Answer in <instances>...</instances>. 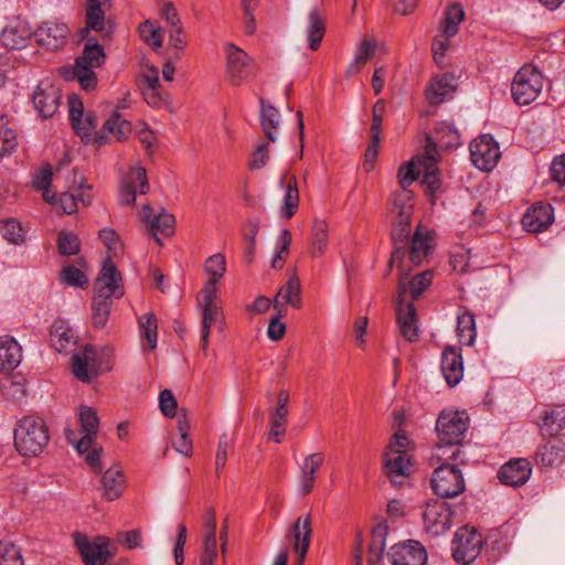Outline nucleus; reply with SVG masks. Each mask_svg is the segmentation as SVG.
Returning <instances> with one entry per match:
<instances>
[{
	"label": "nucleus",
	"instance_id": "obj_1",
	"mask_svg": "<svg viewBox=\"0 0 565 565\" xmlns=\"http://www.w3.org/2000/svg\"><path fill=\"white\" fill-rule=\"evenodd\" d=\"M414 212L412 193L403 191L396 194L392 201L391 213L393 215L392 239L394 249L392 253L388 270L394 264L399 270L398 288L402 295L405 291V279H407L413 267L419 266L430 252L431 236L427 230L417 226L414 235H411V223Z\"/></svg>",
	"mask_w": 565,
	"mask_h": 565
},
{
	"label": "nucleus",
	"instance_id": "obj_2",
	"mask_svg": "<svg viewBox=\"0 0 565 565\" xmlns=\"http://www.w3.org/2000/svg\"><path fill=\"white\" fill-rule=\"evenodd\" d=\"M13 441L23 457H38L50 443V430L45 419L39 415H24L15 423Z\"/></svg>",
	"mask_w": 565,
	"mask_h": 565
},
{
	"label": "nucleus",
	"instance_id": "obj_3",
	"mask_svg": "<svg viewBox=\"0 0 565 565\" xmlns=\"http://www.w3.org/2000/svg\"><path fill=\"white\" fill-rule=\"evenodd\" d=\"M225 76L230 84L241 86L248 83L257 74V65L254 58L243 49L233 43L224 46Z\"/></svg>",
	"mask_w": 565,
	"mask_h": 565
},
{
	"label": "nucleus",
	"instance_id": "obj_4",
	"mask_svg": "<svg viewBox=\"0 0 565 565\" xmlns=\"http://www.w3.org/2000/svg\"><path fill=\"white\" fill-rule=\"evenodd\" d=\"M544 87V76L541 71L532 65L521 67L511 83L513 100L520 106L533 103Z\"/></svg>",
	"mask_w": 565,
	"mask_h": 565
},
{
	"label": "nucleus",
	"instance_id": "obj_5",
	"mask_svg": "<svg viewBox=\"0 0 565 565\" xmlns=\"http://www.w3.org/2000/svg\"><path fill=\"white\" fill-rule=\"evenodd\" d=\"M78 422L81 425L78 434L68 427L65 428L64 434L67 441L73 445L79 454H84L95 444L99 418L94 408L82 405L78 408Z\"/></svg>",
	"mask_w": 565,
	"mask_h": 565
},
{
	"label": "nucleus",
	"instance_id": "obj_6",
	"mask_svg": "<svg viewBox=\"0 0 565 565\" xmlns=\"http://www.w3.org/2000/svg\"><path fill=\"white\" fill-rule=\"evenodd\" d=\"M433 491L440 498H455L466 489L462 471L456 463H441L430 478Z\"/></svg>",
	"mask_w": 565,
	"mask_h": 565
},
{
	"label": "nucleus",
	"instance_id": "obj_7",
	"mask_svg": "<svg viewBox=\"0 0 565 565\" xmlns=\"http://www.w3.org/2000/svg\"><path fill=\"white\" fill-rule=\"evenodd\" d=\"M469 428V416L466 412L443 411L436 422V431L441 443L461 445Z\"/></svg>",
	"mask_w": 565,
	"mask_h": 565
},
{
	"label": "nucleus",
	"instance_id": "obj_8",
	"mask_svg": "<svg viewBox=\"0 0 565 565\" xmlns=\"http://www.w3.org/2000/svg\"><path fill=\"white\" fill-rule=\"evenodd\" d=\"M483 540L480 533L469 526L458 529L451 542L452 556L457 563L469 564L481 553Z\"/></svg>",
	"mask_w": 565,
	"mask_h": 565
},
{
	"label": "nucleus",
	"instance_id": "obj_9",
	"mask_svg": "<svg viewBox=\"0 0 565 565\" xmlns=\"http://www.w3.org/2000/svg\"><path fill=\"white\" fill-rule=\"evenodd\" d=\"M104 353L93 345H86L72 356V371L82 382H90L108 366H103Z\"/></svg>",
	"mask_w": 565,
	"mask_h": 565
},
{
	"label": "nucleus",
	"instance_id": "obj_10",
	"mask_svg": "<svg viewBox=\"0 0 565 565\" xmlns=\"http://www.w3.org/2000/svg\"><path fill=\"white\" fill-rule=\"evenodd\" d=\"M473 166L481 171H491L498 163L501 152L499 143L491 135H481L469 146Z\"/></svg>",
	"mask_w": 565,
	"mask_h": 565
},
{
	"label": "nucleus",
	"instance_id": "obj_11",
	"mask_svg": "<svg viewBox=\"0 0 565 565\" xmlns=\"http://www.w3.org/2000/svg\"><path fill=\"white\" fill-rule=\"evenodd\" d=\"M149 190L147 172L143 167H131L124 175L119 188V203L122 205H134L137 194H146Z\"/></svg>",
	"mask_w": 565,
	"mask_h": 565
},
{
	"label": "nucleus",
	"instance_id": "obj_12",
	"mask_svg": "<svg viewBox=\"0 0 565 565\" xmlns=\"http://www.w3.org/2000/svg\"><path fill=\"white\" fill-rule=\"evenodd\" d=\"M94 289V297H96V299L102 298L113 300L114 298H120L124 295L121 275L109 259L104 262Z\"/></svg>",
	"mask_w": 565,
	"mask_h": 565
},
{
	"label": "nucleus",
	"instance_id": "obj_13",
	"mask_svg": "<svg viewBox=\"0 0 565 565\" xmlns=\"http://www.w3.org/2000/svg\"><path fill=\"white\" fill-rule=\"evenodd\" d=\"M68 115L75 132L85 143H90L93 132L97 126V119L93 113L84 114L83 102L76 95H72L68 98Z\"/></svg>",
	"mask_w": 565,
	"mask_h": 565
},
{
	"label": "nucleus",
	"instance_id": "obj_14",
	"mask_svg": "<svg viewBox=\"0 0 565 565\" xmlns=\"http://www.w3.org/2000/svg\"><path fill=\"white\" fill-rule=\"evenodd\" d=\"M452 511L448 503L434 501L427 503L423 512L425 530L434 536L445 533L451 526Z\"/></svg>",
	"mask_w": 565,
	"mask_h": 565
},
{
	"label": "nucleus",
	"instance_id": "obj_15",
	"mask_svg": "<svg viewBox=\"0 0 565 565\" xmlns=\"http://www.w3.org/2000/svg\"><path fill=\"white\" fill-rule=\"evenodd\" d=\"M32 36L28 21L19 15L7 17L2 25V45L9 50L24 49Z\"/></svg>",
	"mask_w": 565,
	"mask_h": 565
},
{
	"label": "nucleus",
	"instance_id": "obj_16",
	"mask_svg": "<svg viewBox=\"0 0 565 565\" xmlns=\"http://www.w3.org/2000/svg\"><path fill=\"white\" fill-rule=\"evenodd\" d=\"M311 537L312 524L310 514L299 516L286 535V539L289 541L295 554L297 555L298 565H302L307 556Z\"/></svg>",
	"mask_w": 565,
	"mask_h": 565
},
{
	"label": "nucleus",
	"instance_id": "obj_17",
	"mask_svg": "<svg viewBox=\"0 0 565 565\" xmlns=\"http://www.w3.org/2000/svg\"><path fill=\"white\" fill-rule=\"evenodd\" d=\"M74 540L86 565H104L110 557L108 540L104 536L89 541L85 535L76 533Z\"/></svg>",
	"mask_w": 565,
	"mask_h": 565
},
{
	"label": "nucleus",
	"instance_id": "obj_18",
	"mask_svg": "<svg viewBox=\"0 0 565 565\" xmlns=\"http://www.w3.org/2000/svg\"><path fill=\"white\" fill-rule=\"evenodd\" d=\"M33 106L43 119L51 118L58 109L61 93L57 87L49 82H41L32 95Z\"/></svg>",
	"mask_w": 565,
	"mask_h": 565
},
{
	"label": "nucleus",
	"instance_id": "obj_19",
	"mask_svg": "<svg viewBox=\"0 0 565 565\" xmlns=\"http://www.w3.org/2000/svg\"><path fill=\"white\" fill-rule=\"evenodd\" d=\"M68 32L65 23L46 21L39 25L33 35L40 46L49 51H55L63 46Z\"/></svg>",
	"mask_w": 565,
	"mask_h": 565
},
{
	"label": "nucleus",
	"instance_id": "obj_20",
	"mask_svg": "<svg viewBox=\"0 0 565 565\" xmlns=\"http://www.w3.org/2000/svg\"><path fill=\"white\" fill-rule=\"evenodd\" d=\"M217 294L211 290L201 291L200 305L202 307V330H201V342L205 350L209 344V338L211 327L215 323H223V317L221 309L216 302Z\"/></svg>",
	"mask_w": 565,
	"mask_h": 565
},
{
	"label": "nucleus",
	"instance_id": "obj_21",
	"mask_svg": "<svg viewBox=\"0 0 565 565\" xmlns=\"http://www.w3.org/2000/svg\"><path fill=\"white\" fill-rule=\"evenodd\" d=\"M390 558L393 565H426L427 552L417 541H407L392 546Z\"/></svg>",
	"mask_w": 565,
	"mask_h": 565
},
{
	"label": "nucleus",
	"instance_id": "obj_22",
	"mask_svg": "<svg viewBox=\"0 0 565 565\" xmlns=\"http://www.w3.org/2000/svg\"><path fill=\"white\" fill-rule=\"evenodd\" d=\"M407 292V282L405 281V291L398 292V301L396 303V320L401 334L408 342L416 341L418 338V326L416 319V309L413 303H404L403 298Z\"/></svg>",
	"mask_w": 565,
	"mask_h": 565
},
{
	"label": "nucleus",
	"instance_id": "obj_23",
	"mask_svg": "<svg viewBox=\"0 0 565 565\" xmlns=\"http://www.w3.org/2000/svg\"><path fill=\"white\" fill-rule=\"evenodd\" d=\"M142 213V221L153 236H157L158 234L166 236L173 234L175 218L164 209L154 210L147 204L143 205ZM156 239L160 243L159 237H156Z\"/></svg>",
	"mask_w": 565,
	"mask_h": 565
},
{
	"label": "nucleus",
	"instance_id": "obj_24",
	"mask_svg": "<svg viewBox=\"0 0 565 565\" xmlns=\"http://www.w3.org/2000/svg\"><path fill=\"white\" fill-rule=\"evenodd\" d=\"M383 465L390 481L395 486H401L409 476L412 457L399 455L398 451L385 450L383 454Z\"/></svg>",
	"mask_w": 565,
	"mask_h": 565
},
{
	"label": "nucleus",
	"instance_id": "obj_25",
	"mask_svg": "<svg viewBox=\"0 0 565 565\" xmlns=\"http://www.w3.org/2000/svg\"><path fill=\"white\" fill-rule=\"evenodd\" d=\"M554 221V210L551 204L537 202L527 209L522 217L523 228L531 233L545 231Z\"/></svg>",
	"mask_w": 565,
	"mask_h": 565
},
{
	"label": "nucleus",
	"instance_id": "obj_26",
	"mask_svg": "<svg viewBox=\"0 0 565 565\" xmlns=\"http://www.w3.org/2000/svg\"><path fill=\"white\" fill-rule=\"evenodd\" d=\"M131 131L129 121L122 118L118 113H114L103 125V129L93 134L92 143L97 147L105 146L109 142V135H113L117 140L125 139Z\"/></svg>",
	"mask_w": 565,
	"mask_h": 565
},
{
	"label": "nucleus",
	"instance_id": "obj_27",
	"mask_svg": "<svg viewBox=\"0 0 565 565\" xmlns=\"http://www.w3.org/2000/svg\"><path fill=\"white\" fill-rule=\"evenodd\" d=\"M441 373L449 386L457 385L463 376L461 352L455 347H446L441 354Z\"/></svg>",
	"mask_w": 565,
	"mask_h": 565
},
{
	"label": "nucleus",
	"instance_id": "obj_28",
	"mask_svg": "<svg viewBox=\"0 0 565 565\" xmlns=\"http://www.w3.org/2000/svg\"><path fill=\"white\" fill-rule=\"evenodd\" d=\"M531 472L532 467L529 460L515 459L500 468L498 478L507 486L519 487L529 480Z\"/></svg>",
	"mask_w": 565,
	"mask_h": 565
},
{
	"label": "nucleus",
	"instance_id": "obj_29",
	"mask_svg": "<svg viewBox=\"0 0 565 565\" xmlns=\"http://www.w3.org/2000/svg\"><path fill=\"white\" fill-rule=\"evenodd\" d=\"M324 462V455L322 452H313L308 455L301 466L300 475L298 478V491L301 495L309 494L316 482V473Z\"/></svg>",
	"mask_w": 565,
	"mask_h": 565
},
{
	"label": "nucleus",
	"instance_id": "obj_30",
	"mask_svg": "<svg viewBox=\"0 0 565 565\" xmlns=\"http://www.w3.org/2000/svg\"><path fill=\"white\" fill-rule=\"evenodd\" d=\"M565 461V443L552 439L541 445L535 452V462L542 468H556Z\"/></svg>",
	"mask_w": 565,
	"mask_h": 565
},
{
	"label": "nucleus",
	"instance_id": "obj_31",
	"mask_svg": "<svg viewBox=\"0 0 565 565\" xmlns=\"http://www.w3.org/2000/svg\"><path fill=\"white\" fill-rule=\"evenodd\" d=\"M217 555L216 516L213 510H209L204 520V542L200 565H214Z\"/></svg>",
	"mask_w": 565,
	"mask_h": 565
},
{
	"label": "nucleus",
	"instance_id": "obj_32",
	"mask_svg": "<svg viewBox=\"0 0 565 565\" xmlns=\"http://www.w3.org/2000/svg\"><path fill=\"white\" fill-rule=\"evenodd\" d=\"M455 78L450 74L438 75L426 88V99L430 105H439L455 90Z\"/></svg>",
	"mask_w": 565,
	"mask_h": 565
},
{
	"label": "nucleus",
	"instance_id": "obj_33",
	"mask_svg": "<svg viewBox=\"0 0 565 565\" xmlns=\"http://www.w3.org/2000/svg\"><path fill=\"white\" fill-rule=\"evenodd\" d=\"M95 68V66L81 63V61L76 58L73 66L62 68V75L66 79H76L83 89L92 90L97 84V77L94 72Z\"/></svg>",
	"mask_w": 565,
	"mask_h": 565
},
{
	"label": "nucleus",
	"instance_id": "obj_34",
	"mask_svg": "<svg viewBox=\"0 0 565 565\" xmlns=\"http://www.w3.org/2000/svg\"><path fill=\"white\" fill-rule=\"evenodd\" d=\"M282 300L286 303H289L291 307L299 309L301 308V292H300V280L294 275L288 281L280 287L275 299H274V309H276L279 313L282 312V307L280 303Z\"/></svg>",
	"mask_w": 565,
	"mask_h": 565
},
{
	"label": "nucleus",
	"instance_id": "obj_35",
	"mask_svg": "<svg viewBox=\"0 0 565 565\" xmlns=\"http://www.w3.org/2000/svg\"><path fill=\"white\" fill-rule=\"evenodd\" d=\"M50 339L53 348L57 352H64L76 343L73 329L65 320H56L51 329Z\"/></svg>",
	"mask_w": 565,
	"mask_h": 565
},
{
	"label": "nucleus",
	"instance_id": "obj_36",
	"mask_svg": "<svg viewBox=\"0 0 565 565\" xmlns=\"http://www.w3.org/2000/svg\"><path fill=\"white\" fill-rule=\"evenodd\" d=\"M204 270L210 276L201 291H214L217 294V282L226 273V262L224 255L217 253L210 256L204 263Z\"/></svg>",
	"mask_w": 565,
	"mask_h": 565
},
{
	"label": "nucleus",
	"instance_id": "obj_37",
	"mask_svg": "<svg viewBox=\"0 0 565 565\" xmlns=\"http://www.w3.org/2000/svg\"><path fill=\"white\" fill-rule=\"evenodd\" d=\"M565 429V405H555L546 411L540 424V430L546 436H556Z\"/></svg>",
	"mask_w": 565,
	"mask_h": 565
},
{
	"label": "nucleus",
	"instance_id": "obj_38",
	"mask_svg": "<svg viewBox=\"0 0 565 565\" xmlns=\"http://www.w3.org/2000/svg\"><path fill=\"white\" fill-rule=\"evenodd\" d=\"M437 162V151L433 145H428L422 159L423 172L420 178L422 182L431 190H436L439 186Z\"/></svg>",
	"mask_w": 565,
	"mask_h": 565
},
{
	"label": "nucleus",
	"instance_id": "obj_39",
	"mask_svg": "<svg viewBox=\"0 0 565 565\" xmlns=\"http://www.w3.org/2000/svg\"><path fill=\"white\" fill-rule=\"evenodd\" d=\"M280 125V114L274 106L260 99V126L269 141H276Z\"/></svg>",
	"mask_w": 565,
	"mask_h": 565
},
{
	"label": "nucleus",
	"instance_id": "obj_40",
	"mask_svg": "<svg viewBox=\"0 0 565 565\" xmlns=\"http://www.w3.org/2000/svg\"><path fill=\"white\" fill-rule=\"evenodd\" d=\"M23 356L21 344L11 335L2 337V372L17 369Z\"/></svg>",
	"mask_w": 565,
	"mask_h": 565
},
{
	"label": "nucleus",
	"instance_id": "obj_41",
	"mask_svg": "<svg viewBox=\"0 0 565 565\" xmlns=\"http://www.w3.org/2000/svg\"><path fill=\"white\" fill-rule=\"evenodd\" d=\"M103 497L108 501L120 497L124 487V476L118 467L107 469L102 479Z\"/></svg>",
	"mask_w": 565,
	"mask_h": 565
},
{
	"label": "nucleus",
	"instance_id": "obj_42",
	"mask_svg": "<svg viewBox=\"0 0 565 565\" xmlns=\"http://www.w3.org/2000/svg\"><path fill=\"white\" fill-rule=\"evenodd\" d=\"M326 33V25L322 17L317 9H312L308 14V22L306 28L308 46L316 51Z\"/></svg>",
	"mask_w": 565,
	"mask_h": 565
},
{
	"label": "nucleus",
	"instance_id": "obj_43",
	"mask_svg": "<svg viewBox=\"0 0 565 565\" xmlns=\"http://www.w3.org/2000/svg\"><path fill=\"white\" fill-rule=\"evenodd\" d=\"M457 335L461 344L472 345L477 337L476 317L469 310L457 316Z\"/></svg>",
	"mask_w": 565,
	"mask_h": 565
},
{
	"label": "nucleus",
	"instance_id": "obj_44",
	"mask_svg": "<svg viewBox=\"0 0 565 565\" xmlns=\"http://www.w3.org/2000/svg\"><path fill=\"white\" fill-rule=\"evenodd\" d=\"M26 379L20 373L2 376V395L13 402L22 399L26 394Z\"/></svg>",
	"mask_w": 565,
	"mask_h": 565
},
{
	"label": "nucleus",
	"instance_id": "obj_45",
	"mask_svg": "<svg viewBox=\"0 0 565 565\" xmlns=\"http://www.w3.org/2000/svg\"><path fill=\"white\" fill-rule=\"evenodd\" d=\"M109 0H88L86 9V25L97 32H107L105 12L102 9Z\"/></svg>",
	"mask_w": 565,
	"mask_h": 565
},
{
	"label": "nucleus",
	"instance_id": "obj_46",
	"mask_svg": "<svg viewBox=\"0 0 565 565\" xmlns=\"http://www.w3.org/2000/svg\"><path fill=\"white\" fill-rule=\"evenodd\" d=\"M461 445L455 444V447H452V444L447 443H439L436 445L434 449L433 457L441 463H456L457 466L460 463H465L467 461V458L462 457V450Z\"/></svg>",
	"mask_w": 565,
	"mask_h": 565
},
{
	"label": "nucleus",
	"instance_id": "obj_47",
	"mask_svg": "<svg viewBox=\"0 0 565 565\" xmlns=\"http://www.w3.org/2000/svg\"><path fill=\"white\" fill-rule=\"evenodd\" d=\"M299 206V191L297 180L291 175L286 184V193L284 196L282 205L280 207V215L287 220L291 218Z\"/></svg>",
	"mask_w": 565,
	"mask_h": 565
},
{
	"label": "nucleus",
	"instance_id": "obj_48",
	"mask_svg": "<svg viewBox=\"0 0 565 565\" xmlns=\"http://www.w3.org/2000/svg\"><path fill=\"white\" fill-rule=\"evenodd\" d=\"M435 139L443 148H452L461 145L460 134L454 122L441 121L435 130Z\"/></svg>",
	"mask_w": 565,
	"mask_h": 565
},
{
	"label": "nucleus",
	"instance_id": "obj_49",
	"mask_svg": "<svg viewBox=\"0 0 565 565\" xmlns=\"http://www.w3.org/2000/svg\"><path fill=\"white\" fill-rule=\"evenodd\" d=\"M329 228L323 220H316L311 231V254L315 257L321 256L328 244Z\"/></svg>",
	"mask_w": 565,
	"mask_h": 565
},
{
	"label": "nucleus",
	"instance_id": "obj_50",
	"mask_svg": "<svg viewBox=\"0 0 565 565\" xmlns=\"http://www.w3.org/2000/svg\"><path fill=\"white\" fill-rule=\"evenodd\" d=\"M465 18V10L459 3H451L445 10L443 30L446 35H456L459 31V25Z\"/></svg>",
	"mask_w": 565,
	"mask_h": 565
},
{
	"label": "nucleus",
	"instance_id": "obj_51",
	"mask_svg": "<svg viewBox=\"0 0 565 565\" xmlns=\"http://www.w3.org/2000/svg\"><path fill=\"white\" fill-rule=\"evenodd\" d=\"M81 63H87L90 66L99 67L106 58L103 46H100L96 39H87L83 54L77 57Z\"/></svg>",
	"mask_w": 565,
	"mask_h": 565
},
{
	"label": "nucleus",
	"instance_id": "obj_52",
	"mask_svg": "<svg viewBox=\"0 0 565 565\" xmlns=\"http://www.w3.org/2000/svg\"><path fill=\"white\" fill-rule=\"evenodd\" d=\"M422 159L423 156L417 157L399 168L398 181L404 190L414 181L420 179L423 172Z\"/></svg>",
	"mask_w": 565,
	"mask_h": 565
},
{
	"label": "nucleus",
	"instance_id": "obj_53",
	"mask_svg": "<svg viewBox=\"0 0 565 565\" xmlns=\"http://www.w3.org/2000/svg\"><path fill=\"white\" fill-rule=\"evenodd\" d=\"M53 172L51 167L47 164L43 168H41L38 173L33 178V185L38 190H41L43 192V199L51 203L55 204L56 195L54 193H51V182H52Z\"/></svg>",
	"mask_w": 565,
	"mask_h": 565
},
{
	"label": "nucleus",
	"instance_id": "obj_54",
	"mask_svg": "<svg viewBox=\"0 0 565 565\" xmlns=\"http://www.w3.org/2000/svg\"><path fill=\"white\" fill-rule=\"evenodd\" d=\"M291 243V233L288 230H282L276 241V253L271 260L274 269L282 268L286 258L289 254V246Z\"/></svg>",
	"mask_w": 565,
	"mask_h": 565
},
{
	"label": "nucleus",
	"instance_id": "obj_55",
	"mask_svg": "<svg viewBox=\"0 0 565 565\" xmlns=\"http://www.w3.org/2000/svg\"><path fill=\"white\" fill-rule=\"evenodd\" d=\"M2 237L13 245H21L25 241V231L15 218L2 221Z\"/></svg>",
	"mask_w": 565,
	"mask_h": 565
},
{
	"label": "nucleus",
	"instance_id": "obj_56",
	"mask_svg": "<svg viewBox=\"0 0 565 565\" xmlns=\"http://www.w3.org/2000/svg\"><path fill=\"white\" fill-rule=\"evenodd\" d=\"M141 335L147 340L149 350L157 347V318L152 312L142 315L139 318Z\"/></svg>",
	"mask_w": 565,
	"mask_h": 565
},
{
	"label": "nucleus",
	"instance_id": "obj_57",
	"mask_svg": "<svg viewBox=\"0 0 565 565\" xmlns=\"http://www.w3.org/2000/svg\"><path fill=\"white\" fill-rule=\"evenodd\" d=\"M139 33L141 39L148 45L152 46L153 49L161 47L164 34V31L161 26H156L150 21H146L145 23L140 24Z\"/></svg>",
	"mask_w": 565,
	"mask_h": 565
},
{
	"label": "nucleus",
	"instance_id": "obj_58",
	"mask_svg": "<svg viewBox=\"0 0 565 565\" xmlns=\"http://www.w3.org/2000/svg\"><path fill=\"white\" fill-rule=\"evenodd\" d=\"M113 300L93 298V323L96 328H103L108 321Z\"/></svg>",
	"mask_w": 565,
	"mask_h": 565
},
{
	"label": "nucleus",
	"instance_id": "obj_59",
	"mask_svg": "<svg viewBox=\"0 0 565 565\" xmlns=\"http://www.w3.org/2000/svg\"><path fill=\"white\" fill-rule=\"evenodd\" d=\"M98 236L107 248L108 253H110L113 256H118L122 253L124 244L119 234L115 230L110 227H104L99 231Z\"/></svg>",
	"mask_w": 565,
	"mask_h": 565
},
{
	"label": "nucleus",
	"instance_id": "obj_60",
	"mask_svg": "<svg viewBox=\"0 0 565 565\" xmlns=\"http://www.w3.org/2000/svg\"><path fill=\"white\" fill-rule=\"evenodd\" d=\"M58 253L64 256H73L79 253V238L71 232H61L57 239Z\"/></svg>",
	"mask_w": 565,
	"mask_h": 565
},
{
	"label": "nucleus",
	"instance_id": "obj_61",
	"mask_svg": "<svg viewBox=\"0 0 565 565\" xmlns=\"http://www.w3.org/2000/svg\"><path fill=\"white\" fill-rule=\"evenodd\" d=\"M61 281L71 287L84 288L88 285L86 275L75 266H66L60 274Z\"/></svg>",
	"mask_w": 565,
	"mask_h": 565
},
{
	"label": "nucleus",
	"instance_id": "obj_62",
	"mask_svg": "<svg viewBox=\"0 0 565 565\" xmlns=\"http://www.w3.org/2000/svg\"><path fill=\"white\" fill-rule=\"evenodd\" d=\"M288 413L273 411L270 413V430L269 436L274 438V440L279 444L281 443V437L285 435L286 422H287Z\"/></svg>",
	"mask_w": 565,
	"mask_h": 565
},
{
	"label": "nucleus",
	"instance_id": "obj_63",
	"mask_svg": "<svg viewBox=\"0 0 565 565\" xmlns=\"http://www.w3.org/2000/svg\"><path fill=\"white\" fill-rule=\"evenodd\" d=\"M454 35H446L444 32L436 35L431 43V51H433V57L434 61L441 66L444 64V60L446 56V52L448 51L450 46L449 39Z\"/></svg>",
	"mask_w": 565,
	"mask_h": 565
},
{
	"label": "nucleus",
	"instance_id": "obj_64",
	"mask_svg": "<svg viewBox=\"0 0 565 565\" xmlns=\"http://www.w3.org/2000/svg\"><path fill=\"white\" fill-rule=\"evenodd\" d=\"M2 565H24L20 548L12 542H2Z\"/></svg>",
	"mask_w": 565,
	"mask_h": 565
}]
</instances>
